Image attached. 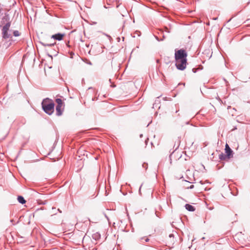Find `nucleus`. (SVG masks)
I'll return each instance as SVG.
<instances>
[{"instance_id": "1", "label": "nucleus", "mask_w": 250, "mask_h": 250, "mask_svg": "<svg viewBox=\"0 0 250 250\" xmlns=\"http://www.w3.org/2000/svg\"><path fill=\"white\" fill-rule=\"evenodd\" d=\"M187 53L186 50L184 49H180L177 51L175 50V65L178 69L184 70L186 68L187 63Z\"/></svg>"}, {"instance_id": "2", "label": "nucleus", "mask_w": 250, "mask_h": 250, "mask_svg": "<svg viewBox=\"0 0 250 250\" xmlns=\"http://www.w3.org/2000/svg\"><path fill=\"white\" fill-rule=\"evenodd\" d=\"M42 109L46 114L51 115L53 113L55 104L51 99H44L42 103Z\"/></svg>"}, {"instance_id": "3", "label": "nucleus", "mask_w": 250, "mask_h": 250, "mask_svg": "<svg viewBox=\"0 0 250 250\" xmlns=\"http://www.w3.org/2000/svg\"><path fill=\"white\" fill-rule=\"evenodd\" d=\"M11 25V22L8 21L2 28V38L4 39H7L12 37L11 34L9 31V28Z\"/></svg>"}, {"instance_id": "4", "label": "nucleus", "mask_w": 250, "mask_h": 250, "mask_svg": "<svg viewBox=\"0 0 250 250\" xmlns=\"http://www.w3.org/2000/svg\"><path fill=\"white\" fill-rule=\"evenodd\" d=\"M225 150L226 154H227L228 158L229 159L233 157V152L228 144L225 145Z\"/></svg>"}, {"instance_id": "5", "label": "nucleus", "mask_w": 250, "mask_h": 250, "mask_svg": "<svg viewBox=\"0 0 250 250\" xmlns=\"http://www.w3.org/2000/svg\"><path fill=\"white\" fill-rule=\"evenodd\" d=\"M52 39L48 41L47 42L45 41H40V43L43 46H48V47H51L54 46L56 44V42L55 41L52 42L51 41Z\"/></svg>"}, {"instance_id": "6", "label": "nucleus", "mask_w": 250, "mask_h": 250, "mask_svg": "<svg viewBox=\"0 0 250 250\" xmlns=\"http://www.w3.org/2000/svg\"><path fill=\"white\" fill-rule=\"evenodd\" d=\"M64 36V34L57 33L51 36V39H53L54 40H57L60 41L62 40Z\"/></svg>"}, {"instance_id": "7", "label": "nucleus", "mask_w": 250, "mask_h": 250, "mask_svg": "<svg viewBox=\"0 0 250 250\" xmlns=\"http://www.w3.org/2000/svg\"><path fill=\"white\" fill-rule=\"evenodd\" d=\"M62 105H57L56 106V115L57 116H61L62 114Z\"/></svg>"}, {"instance_id": "8", "label": "nucleus", "mask_w": 250, "mask_h": 250, "mask_svg": "<svg viewBox=\"0 0 250 250\" xmlns=\"http://www.w3.org/2000/svg\"><path fill=\"white\" fill-rule=\"evenodd\" d=\"M185 208L188 210L189 211H194L195 209L193 206L188 204H186Z\"/></svg>"}, {"instance_id": "9", "label": "nucleus", "mask_w": 250, "mask_h": 250, "mask_svg": "<svg viewBox=\"0 0 250 250\" xmlns=\"http://www.w3.org/2000/svg\"><path fill=\"white\" fill-rule=\"evenodd\" d=\"M92 237L93 239L95 240H98L100 239L101 234L100 233L97 232L92 234Z\"/></svg>"}, {"instance_id": "10", "label": "nucleus", "mask_w": 250, "mask_h": 250, "mask_svg": "<svg viewBox=\"0 0 250 250\" xmlns=\"http://www.w3.org/2000/svg\"><path fill=\"white\" fill-rule=\"evenodd\" d=\"M18 202L21 204H23L26 202V201L24 199V198L21 196H19L18 197Z\"/></svg>"}, {"instance_id": "11", "label": "nucleus", "mask_w": 250, "mask_h": 250, "mask_svg": "<svg viewBox=\"0 0 250 250\" xmlns=\"http://www.w3.org/2000/svg\"><path fill=\"white\" fill-rule=\"evenodd\" d=\"M227 157V154L225 155L223 153H221L219 155V158L221 160H225Z\"/></svg>"}, {"instance_id": "12", "label": "nucleus", "mask_w": 250, "mask_h": 250, "mask_svg": "<svg viewBox=\"0 0 250 250\" xmlns=\"http://www.w3.org/2000/svg\"><path fill=\"white\" fill-rule=\"evenodd\" d=\"M56 102L57 104V105H62V102L61 99H60V98L56 99Z\"/></svg>"}, {"instance_id": "13", "label": "nucleus", "mask_w": 250, "mask_h": 250, "mask_svg": "<svg viewBox=\"0 0 250 250\" xmlns=\"http://www.w3.org/2000/svg\"><path fill=\"white\" fill-rule=\"evenodd\" d=\"M143 240H145V242H148L149 239L148 238L141 237L140 240V242L142 243H144Z\"/></svg>"}, {"instance_id": "14", "label": "nucleus", "mask_w": 250, "mask_h": 250, "mask_svg": "<svg viewBox=\"0 0 250 250\" xmlns=\"http://www.w3.org/2000/svg\"><path fill=\"white\" fill-rule=\"evenodd\" d=\"M13 35L15 37H18L20 36V33L18 30H15L13 32Z\"/></svg>"}, {"instance_id": "15", "label": "nucleus", "mask_w": 250, "mask_h": 250, "mask_svg": "<svg viewBox=\"0 0 250 250\" xmlns=\"http://www.w3.org/2000/svg\"><path fill=\"white\" fill-rule=\"evenodd\" d=\"M3 21H8L9 20V18L8 15L5 16L2 19Z\"/></svg>"}, {"instance_id": "16", "label": "nucleus", "mask_w": 250, "mask_h": 250, "mask_svg": "<svg viewBox=\"0 0 250 250\" xmlns=\"http://www.w3.org/2000/svg\"><path fill=\"white\" fill-rule=\"evenodd\" d=\"M143 167L146 169L147 168V164L144 163L142 165Z\"/></svg>"}, {"instance_id": "17", "label": "nucleus", "mask_w": 250, "mask_h": 250, "mask_svg": "<svg viewBox=\"0 0 250 250\" xmlns=\"http://www.w3.org/2000/svg\"><path fill=\"white\" fill-rule=\"evenodd\" d=\"M86 63H87L88 64L92 65V63H91V62L90 61H89V60H87V61H86Z\"/></svg>"}, {"instance_id": "18", "label": "nucleus", "mask_w": 250, "mask_h": 250, "mask_svg": "<svg viewBox=\"0 0 250 250\" xmlns=\"http://www.w3.org/2000/svg\"><path fill=\"white\" fill-rule=\"evenodd\" d=\"M197 71V69L196 68H193L192 69V71L193 73H196Z\"/></svg>"}, {"instance_id": "19", "label": "nucleus", "mask_w": 250, "mask_h": 250, "mask_svg": "<svg viewBox=\"0 0 250 250\" xmlns=\"http://www.w3.org/2000/svg\"><path fill=\"white\" fill-rule=\"evenodd\" d=\"M173 236H173V234H170L169 235V238L170 239H171V238H173Z\"/></svg>"}, {"instance_id": "20", "label": "nucleus", "mask_w": 250, "mask_h": 250, "mask_svg": "<svg viewBox=\"0 0 250 250\" xmlns=\"http://www.w3.org/2000/svg\"><path fill=\"white\" fill-rule=\"evenodd\" d=\"M194 188V186L193 185H191L189 187V188L190 189H192Z\"/></svg>"}, {"instance_id": "21", "label": "nucleus", "mask_w": 250, "mask_h": 250, "mask_svg": "<svg viewBox=\"0 0 250 250\" xmlns=\"http://www.w3.org/2000/svg\"><path fill=\"white\" fill-rule=\"evenodd\" d=\"M58 210L60 212H61V213L62 212V211H61L59 208H58Z\"/></svg>"}, {"instance_id": "22", "label": "nucleus", "mask_w": 250, "mask_h": 250, "mask_svg": "<svg viewBox=\"0 0 250 250\" xmlns=\"http://www.w3.org/2000/svg\"><path fill=\"white\" fill-rule=\"evenodd\" d=\"M167 32L168 33H169V31L168 30V29L167 28Z\"/></svg>"}, {"instance_id": "23", "label": "nucleus", "mask_w": 250, "mask_h": 250, "mask_svg": "<svg viewBox=\"0 0 250 250\" xmlns=\"http://www.w3.org/2000/svg\"><path fill=\"white\" fill-rule=\"evenodd\" d=\"M188 124H189V122H187V123H186V124H187V125H188Z\"/></svg>"}, {"instance_id": "24", "label": "nucleus", "mask_w": 250, "mask_h": 250, "mask_svg": "<svg viewBox=\"0 0 250 250\" xmlns=\"http://www.w3.org/2000/svg\"><path fill=\"white\" fill-rule=\"evenodd\" d=\"M143 136V134L140 135V137H142Z\"/></svg>"}, {"instance_id": "25", "label": "nucleus", "mask_w": 250, "mask_h": 250, "mask_svg": "<svg viewBox=\"0 0 250 250\" xmlns=\"http://www.w3.org/2000/svg\"><path fill=\"white\" fill-rule=\"evenodd\" d=\"M156 39L158 40V41H159V39H158V37H156Z\"/></svg>"}, {"instance_id": "26", "label": "nucleus", "mask_w": 250, "mask_h": 250, "mask_svg": "<svg viewBox=\"0 0 250 250\" xmlns=\"http://www.w3.org/2000/svg\"><path fill=\"white\" fill-rule=\"evenodd\" d=\"M145 142H146V145H147V141H145Z\"/></svg>"}, {"instance_id": "27", "label": "nucleus", "mask_w": 250, "mask_h": 250, "mask_svg": "<svg viewBox=\"0 0 250 250\" xmlns=\"http://www.w3.org/2000/svg\"><path fill=\"white\" fill-rule=\"evenodd\" d=\"M37 194H38V195H41L40 194H39V193H37Z\"/></svg>"}]
</instances>
